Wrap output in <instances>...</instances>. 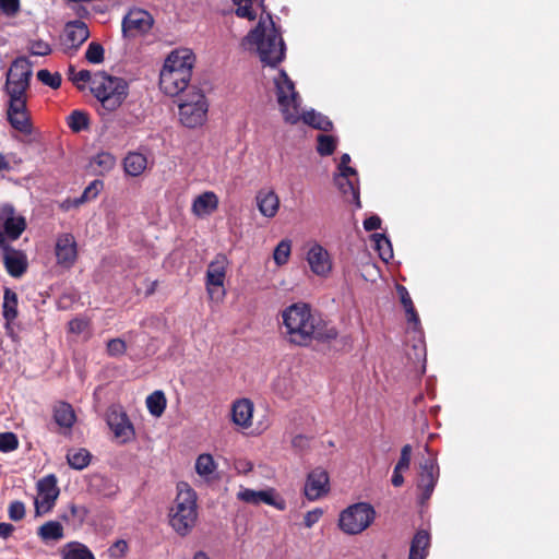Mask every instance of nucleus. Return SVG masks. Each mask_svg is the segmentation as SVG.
Segmentation results:
<instances>
[{"instance_id":"obj_10","label":"nucleus","mask_w":559,"mask_h":559,"mask_svg":"<svg viewBox=\"0 0 559 559\" xmlns=\"http://www.w3.org/2000/svg\"><path fill=\"white\" fill-rule=\"evenodd\" d=\"M154 24L153 16L145 10L133 8L123 16L121 32L123 38L133 39L147 34Z\"/></svg>"},{"instance_id":"obj_7","label":"nucleus","mask_w":559,"mask_h":559,"mask_svg":"<svg viewBox=\"0 0 559 559\" xmlns=\"http://www.w3.org/2000/svg\"><path fill=\"white\" fill-rule=\"evenodd\" d=\"M32 75L33 63L26 57H17L13 60L7 72L4 84L8 100H27Z\"/></svg>"},{"instance_id":"obj_15","label":"nucleus","mask_w":559,"mask_h":559,"mask_svg":"<svg viewBox=\"0 0 559 559\" xmlns=\"http://www.w3.org/2000/svg\"><path fill=\"white\" fill-rule=\"evenodd\" d=\"M88 37L90 31L84 22L76 20L67 23L62 38L64 52L69 55L74 53Z\"/></svg>"},{"instance_id":"obj_41","label":"nucleus","mask_w":559,"mask_h":559,"mask_svg":"<svg viewBox=\"0 0 559 559\" xmlns=\"http://www.w3.org/2000/svg\"><path fill=\"white\" fill-rule=\"evenodd\" d=\"M373 240L376 242L377 250L379 251V255L383 261H389L393 258L391 242L384 235L374 234Z\"/></svg>"},{"instance_id":"obj_54","label":"nucleus","mask_w":559,"mask_h":559,"mask_svg":"<svg viewBox=\"0 0 559 559\" xmlns=\"http://www.w3.org/2000/svg\"><path fill=\"white\" fill-rule=\"evenodd\" d=\"M0 9L7 15H14L20 10V0H0Z\"/></svg>"},{"instance_id":"obj_31","label":"nucleus","mask_w":559,"mask_h":559,"mask_svg":"<svg viewBox=\"0 0 559 559\" xmlns=\"http://www.w3.org/2000/svg\"><path fill=\"white\" fill-rule=\"evenodd\" d=\"M124 170L128 175L136 177L146 168V157L141 153H129L123 160Z\"/></svg>"},{"instance_id":"obj_38","label":"nucleus","mask_w":559,"mask_h":559,"mask_svg":"<svg viewBox=\"0 0 559 559\" xmlns=\"http://www.w3.org/2000/svg\"><path fill=\"white\" fill-rule=\"evenodd\" d=\"M104 188L102 180H93L83 191L82 195L74 200V205L78 206L86 201L95 199Z\"/></svg>"},{"instance_id":"obj_53","label":"nucleus","mask_w":559,"mask_h":559,"mask_svg":"<svg viewBox=\"0 0 559 559\" xmlns=\"http://www.w3.org/2000/svg\"><path fill=\"white\" fill-rule=\"evenodd\" d=\"M322 515L323 510L320 508H316L311 511H308L304 518L305 526L308 528L312 527L321 519Z\"/></svg>"},{"instance_id":"obj_51","label":"nucleus","mask_w":559,"mask_h":559,"mask_svg":"<svg viewBox=\"0 0 559 559\" xmlns=\"http://www.w3.org/2000/svg\"><path fill=\"white\" fill-rule=\"evenodd\" d=\"M86 515V510L83 507H78L75 504L69 506V513H64L61 515V519L66 522H69L71 519H78L80 522L84 520Z\"/></svg>"},{"instance_id":"obj_28","label":"nucleus","mask_w":559,"mask_h":559,"mask_svg":"<svg viewBox=\"0 0 559 559\" xmlns=\"http://www.w3.org/2000/svg\"><path fill=\"white\" fill-rule=\"evenodd\" d=\"M2 314L5 319V329L10 330L11 322L17 317V295L10 288L4 289Z\"/></svg>"},{"instance_id":"obj_18","label":"nucleus","mask_w":559,"mask_h":559,"mask_svg":"<svg viewBox=\"0 0 559 559\" xmlns=\"http://www.w3.org/2000/svg\"><path fill=\"white\" fill-rule=\"evenodd\" d=\"M8 121L15 130L24 133H32L31 118L27 111V100H8Z\"/></svg>"},{"instance_id":"obj_23","label":"nucleus","mask_w":559,"mask_h":559,"mask_svg":"<svg viewBox=\"0 0 559 559\" xmlns=\"http://www.w3.org/2000/svg\"><path fill=\"white\" fill-rule=\"evenodd\" d=\"M355 176H357V173H338L337 175L334 176V182L348 202H353L357 205V207H360L361 205L359 201V190L355 186L354 181L350 179V177Z\"/></svg>"},{"instance_id":"obj_5","label":"nucleus","mask_w":559,"mask_h":559,"mask_svg":"<svg viewBox=\"0 0 559 559\" xmlns=\"http://www.w3.org/2000/svg\"><path fill=\"white\" fill-rule=\"evenodd\" d=\"M92 94L99 100L106 111H115L128 96L129 86L124 79L109 75L105 72L93 74Z\"/></svg>"},{"instance_id":"obj_16","label":"nucleus","mask_w":559,"mask_h":559,"mask_svg":"<svg viewBox=\"0 0 559 559\" xmlns=\"http://www.w3.org/2000/svg\"><path fill=\"white\" fill-rule=\"evenodd\" d=\"M55 253L57 264L70 269L78 258V243L70 233L60 234L56 239Z\"/></svg>"},{"instance_id":"obj_26","label":"nucleus","mask_w":559,"mask_h":559,"mask_svg":"<svg viewBox=\"0 0 559 559\" xmlns=\"http://www.w3.org/2000/svg\"><path fill=\"white\" fill-rule=\"evenodd\" d=\"M53 419L61 428L70 429L76 420L73 407L66 402H58L53 406Z\"/></svg>"},{"instance_id":"obj_35","label":"nucleus","mask_w":559,"mask_h":559,"mask_svg":"<svg viewBox=\"0 0 559 559\" xmlns=\"http://www.w3.org/2000/svg\"><path fill=\"white\" fill-rule=\"evenodd\" d=\"M91 453L86 449H72L67 454L68 464L78 471L84 469L91 462Z\"/></svg>"},{"instance_id":"obj_13","label":"nucleus","mask_w":559,"mask_h":559,"mask_svg":"<svg viewBox=\"0 0 559 559\" xmlns=\"http://www.w3.org/2000/svg\"><path fill=\"white\" fill-rule=\"evenodd\" d=\"M228 260L224 254H217L207 266L206 271V290L210 297L221 298L224 296V290L219 289L224 285Z\"/></svg>"},{"instance_id":"obj_37","label":"nucleus","mask_w":559,"mask_h":559,"mask_svg":"<svg viewBox=\"0 0 559 559\" xmlns=\"http://www.w3.org/2000/svg\"><path fill=\"white\" fill-rule=\"evenodd\" d=\"M63 559H95L93 552L83 544L71 542L67 545Z\"/></svg>"},{"instance_id":"obj_21","label":"nucleus","mask_w":559,"mask_h":559,"mask_svg":"<svg viewBox=\"0 0 559 559\" xmlns=\"http://www.w3.org/2000/svg\"><path fill=\"white\" fill-rule=\"evenodd\" d=\"M237 498L246 503L249 504H260L261 502L274 506L280 510H283L285 508L284 502L277 503L273 498V490H253L249 488H241L238 493Z\"/></svg>"},{"instance_id":"obj_59","label":"nucleus","mask_w":559,"mask_h":559,"mask_svg":"<svg viewBox=\"0 0 559 559\" xmlns=\"http://www.w3.org/2000/svg\"><path fill=\"white\" fill-rule=\"evenodd\" d=\"M402 472H404V471L403 469H396V467H394L392 479H391L393 486L400 487V486L403 485L404 477L402 475Z\"/></svg>"},{"instance_id":"obj_32","label":"nucleus","mask_w":559,"mask_h":559,"mask_svg":"<svg viewBox=\"0 0 559 559\" xmlns=\"http://www.w3.org/2000/svg\"><path fill=\"white\" fill-rule=\"evenodd\" d=\"M396 292H397V295L400 297V300H401V304L403 305L404 307V310L406 312V316H407V321L409 323H414V324H418L419 323V317L415 310V307H414V304H413V300L409 296V293L407 290V288L403 285H397L396 286Z\"/></svg>"},{"instance_id":"obj_58","label":"nucleus","mask_w":559,"mask_h":559,"mask_svg":"<svg viewBox=\"0 0 559 559\" xmlns=\"http://www.w3.org/2000/svg\"><path fill=\"white\" fill-rule=\"evenodd\" d=\"M308 443H309V441H308L307 437H305L302 435H297L292 440V445L298 450H304L305 448L308 447Z\"/></svg>"},{"instance_id":"obj_60","label":"nucleus","mask_w":559,"mask_h":559,"mask_svg":"<svg viewBox=\"0 0 559 559\" xmlns=\"http://www.w3.org/2000/svg\"><path fill=\"white\" fill-rule=\"evenodd\" d=\"M14 531V526L10 523H0V537L8 538L12 532Z\"/></svg>"},{"instance_id":"obj_4","label":"nucleus","mask_w":559,"mask_h":559,"mask_svg":"<svg viewBox=\"0 0 559 559\" xmlns=\"http://www.w3.org/2000/svg\"><path fill=\"white\" fill-rule=\"evenodd\" d=\"M177 490L168 519L171 528L185 537L191 533L198 520L197 493L187 483H179Z\"/></svg>"},{"instance_id":"obj_33","label":"nucleus","mask_w":559,"mask_h":559,"mask_svg":"<svg viewBox=\"0 0 559 559\" xmlns=\"http://www.w3.org/2000/svg\"><path fill=\"white\" fill-rule=\"evenodd\" d=\"M44 542L59 540L63 538V527L58 521H48L44 523L37 532Z\"/></svg>"},{"instance_id":"obj_25","label":"nucleus","mask_w":559,"mask_h":559,"mask_svg":"<svg viewBox=\"0 0 559 559\" xmlns=\"http://www.w3.org/2000/svg\"><path fill=\"white\" fill-rule=\"evenodd\" d=\"M253 413V404L242 399L234 403L231 409L233 421L243 428H248L251 425Z\"/></svg>"},{"instance_id":"obj_50","label":"nucleus","mask_w":559,"mask_h":559,"mask_svg":"<svg viewBox=\"0 0 559 559\" xmlns=\"http://www.w3.org/2000/svg\"><path fill=\"white\" fill-rule=\"evenodd\" d=\"M93 75L88 70H81L75 75L70 76V81L78 86L79 90L84 88L85 83L92 85Z\"/></svg>"},{"instance_id":"obj_63","label":"nucleus","mask_w":559,"mask_h":559,"mask_svg":"<svg viewBox=\"0 0 559 559\" xmlns=\"http://www.w3.org/2000/svg\"><path fill=\"white\" fill-rule=\"evenodd\" d=\"M193 559H210V557L204 551H197L194 554Z\"/></svg>"},{"instance_id":"obj_12","label":"nucleus","mask_w":559,"mask_h":559,"mask_svg":"<svg viewBox=\"0 0 559 559\" xmlns=\"http://www.w3.org/2000/svg\"><path fill=\"white\" fill-rule=\"evenodd\" d=\"M25 229V217L16 214L11 204H3L0 207V230L4 235V241L19 239Z\"/></svg>"},{"instance_id":"obj_43","label":"nucleus","mask_w":559,"mask_h":559,"mask_svg":"<svg viewBox=\"0 0 559 559\" xmlns=\"http://www.w3.org/2000/svg\"><path fill=\"white\" fill-rule=\"evenodd\" d=\"M36 75L38 81L53 90L59 88L61 85L62 79L59 72L51 73L46 69H41Z\"/></svg>"},{"instance_id":"obj_39","label":"nucleus","mask_w":559,"mask_h":559,"mask_svg":"<svg viewBox=\"0 0 559 559\" xmlns=\"http://www.w3.org/2000/svg\"><path fill=\"white\" fill-rule=\"evenodd\" d=\"M68 126L74 132L85 130L88 127V117L83 111L74 110L68 117Z\"/></svg>"},{"instance_id":"obj_27","label":"nucleus","mask_w":559,"mask_h":559,"mask_svg":"<svg viewBox=\"0 0 559 559\" xmlns=\"http://www.w3.org/2000/svg\"><path fill=\"white\" fill-rule=\"evenodd\" d=\"M429 545L430 536L428 532L418 531L412 540L408 559H426Z\"/></svg>"},{"instance_id":"obj_42","label":"nucleus","mask_w":559,"mask_h":559,"mask_svg":"<svg viewBox=\"0 0 559 559\" xmlns=\"http://www.w3.org/2000/svg\"><path fill=\"white\" fill-rule=\"evenodd\" d=\"M104 47L99 43L92 41L85 51V59L90 63L99 64L104 61Z\"/></svg>"},{"instance_id":"obj_6","label":"nucleus","mask_w":559,"mask_h":559,"mask_svg":"<svg viewBox=\"0 0 559 559\" xmlns=\"http://www.w3.org/2000/svg\"><path fill=\"white\" fill-rule=\"evenodd\" d=\"M276 100L285 122L296 124L300 121L301 98L295 88V83L284 70L273 80Z\"/></svg>"},{"instance_id":"obj_45","label":"nucleus","mask_w":559,"mask_h":559,"mask_svg":"<svg viewBox=\"0 0 559 559\" xmlns=\"http://www.w3.org/2000/svg\"><path fill=\"white\" fill-rule=\"evenodd\" d=\"M93 163L97 165L102 171H109L116 165V157L108 152H100L93 158Z\"/></svg>"},{"instance_id":"obj_30","label":"nucleus","mask_w":559,"mask_h":559,"mask_svg":"<svg viewBox=\"0 0 559 559\" xmlns=\"http://www.w3.org/2000/svg\"><path fill=\"white\" fill-rule=\"evenodd\" d=\"M301 119L308 126L322 131H329L333 127L332 121L326 116L313 109L305 111L304 114L300 112V120Z\"/></svg>"},{"instance_id":"obj_55","label":"nucleus","mask_w":559,"mask_h":559,"mask_svg":"<svg viewBox=\"0 0 559 559\" xmlns=\"http://www.w3.org/2000/svg\"><path fill=\"white\" fill-rule=\"evenodd\" d=\"M128 550V544L123 539H119L109 548V555L112 558H120L124 556Z\"/></svg>"},{"instance_id":"obj_64","label":"nucleus","mask_w":559,"mask_h":559,"mask_svg":"<svg viewBox=\"0 0 559 559\" xmlns=\"http://www.w3.org/2000/svg\"><path fill=\"white\" fill-rule=\"evenodd\" d=\"M8 166V163L4 160L3 156L0 155V170L2 168H5Z\"/></svg>"},{"instance_id":"obj_24","label":"nucleus","mask_w":559,"mask_h":559,"mask_svg":"<svg viewBox=\"0 0 559 559\" xmlns=\"http://www.w3.org/2000/svg\"><path fill=\"white\" fill-rule=\"evenodd\" d=\"M257 205L260 213L265 217H274L280 207V199L273 190H261L258 192Z\"/></svg>"},{"instance_id":"obj_44","label":"nucleus","mask_w":559,"mask_h":559,"mask_svg":"<svg viewBox=\"0 0 559 559\" xmlns=\"http://www.w3.org/2000/svg\"><path fill=\"white\" fill-rule=\"evenodd\" d=\"M336 147V143L333 136L320 134L318 135V153L321 156H329L331 155Z\"/></svg>"},{"instance_id":"obj_29","label":"nucleus","mask_w":559,"mask_h":559,"mask_svg":"<svg viewBox=\"0 0 559 559\" xmlns=\"http://www.w3.org/2000/svg\"><path fill=\"white\" fill-rule=\"evenodd\" d=\"M217 465L211 454H200L195 461V472L205 480L214 478Z\"/></svg>"},{"instance_id":"obj_2","label":"nucleus","mask_w":559,"mask_h":559,"mask_svg":"<svg viewBox=\"0 0 559 559\" xmlns=\"http://www.w3.org/2000/svg\"><path fill=\"white\" fill-rule=\"evenodd\" d=\"M194 63L195 56L191 49L180 48L171 51L159 74L160 90L169 96L183 93L191 81Z\"/></svg>"},{"instance_id":"obj_17","label":"nucleus","mask_w":559,"mask_h":559,"mask_svg":"<svg viewBox=\"0 0 559 559\" xmlns=\"http://www.w3.org/2000/svg\"><path fill=\"white\" fill-rule=\"evenodd\" d=\"M420 475L418 480V489L420 493V503H425L432 495L439 477V467L435 460L428 459L420 464Z\"/></svg>"},{"instance_id":"obj_11","label":"nucleus","mask_w":559,"mask_h":559,"mask_svg":"<svg viewBox=\"0 0 559 559\" xmlns=\"http://www.w3.org/2000/svg\"><path fill=\"white\" fill-rule=\"evenodd\" d=\"M106 421L115 438L120 443L130 442L134 438V428L126 412L119 406H111L106 414Z\"/></svg>"},{"instance_id":"obj_22","label":"nucleus","mask_w":559,"mask_h":559,"mask_svg":"<svg viewBox=\"0 0 559 559\" xmlns=\"http://www.w3.org/2000/svg\"><path fill=\"white\" fill-rule=\"evenodd\" d=\"M218 203V198L214 192L205 191L193 200L191 211L195 216L204 217L216 211Z\"/></svg>"},{"instance_id":"obj_19","label":"nucleus","mask_w":559,"mask_h":559,"mask_svg":"<svg viewBox=\"0 0 559 559\" xmlns=\"http://www.w3.org/2000/svg\"><path fill=\"white\" fill-rule=\"evenodd\" d=\"M329 484L328 472L322 467H316L307 476L304 488L305 496L309 500L314 501L328 493Z\"/></svg>"},{"instance_id":"obj_36","label":"nucleus","mask_w":559,"mask_h":559,"mask_svg":"<svg viewBox=\"0 0 559 559\" xmlns=\"http://www.w3.org/2000/svg\"><path fill=\"white\" fill-rule=\"evenodd\" d=\"M146 407L148 412L155 416L159 417L164 413L166 408V397L163 391H154L146 397Z\"/></svg>"},{"instance_id":"obj_57","label":"nucleus","mask_w":559,"mask_h":559,"mask_svg":"<svg viewBox=\"0 0 559 559\" xmlns=\"http://www.w3.org/2000/svg\"><path fill=\"white\" fill-rule=\"evenodd\" d=\"M349 162H350V156L347 153H345L341 156V162L338 165L340 173H347V174H356L357 173L356 169L348 166Z\"/></svg>"},{"instance_id":"obj_40","label":"nucleus","mask_w":559,"mask_h":559,"mask_svg":"<svg viewBox=\"0 0 559 559\" xmlns=\"http://www.w3.org/2000/svg\"><path fill=\"white\" fill-rule=\"evenodd\" d=\"M292 250V242L288 239H284L278 242L274 249L273 258L277 265H284L287 263Z\"/></svg>"},{"instance_id":"obj_49","label":"nucleus","mask_w":559,"mask_h":559,"mask_svg":"<svg viewBox=\"0 0 559 559\" xmlns=\"http://www.w3.org/2000/svg\"><path fill=\"white\" fill-rule=\"evenodd\" d=\"M8 514L12 521H21L25 516V504L22 501H12L8 508Z\"/></svg>"},{"instance_id":"obj_20","label":"nucleus","mask_w":559,"mask_h":559,"mask_svg":"<svg viewBox=\"0 0 559 559\" xmlns=\"http://www.w3.org/2000/svg\"><path fill=\"white\" fill-rule=\"evenodd\" d=\"M307 261L311 271L318 276H325L332 270V262L328 250L321 245L313 243L307 252Z\"/></svg>"},{"instance_id":"obj_61","label":"nucleus","mask_w":559,"mask_h":559,"mask_svg":"<svg viewBox=\"0 0 559 559\" xmlns=\"http://www.w3.org/2000/svg\"><path fill=\"white\" fill-rule=\"evenodd\" d=\"M83 321L81 320H72L70 322V329L73 332H81L82 331Z\"/></svg>"},{"instance_id":"obj_9","label":"nucleus","mask_w":559,"mask_h":559,"mask_svg":"<svg viewBox=\"0 0 559 559\" xmlns=\"http://www.w3.org/2000/svg\"><path fill=\"white\" fill-rule=\"evenodd\" d=\"M374 516L376 511L369 503H355L341 513L338 526L346 534H359L373 522Z\"/></svg>"},{"instance_id":"obj_62","label":"nucleus","mask_w":559,"mask_h":559,"mask_svg":"<svg viewBox=\"0 0 559 559\" xmlns=\"http://www.w3.org/2000/svg\"><path fill=\"white\" fill-rule=\"evenodd\" d=\"M241 464V471L243 473L250 472L252 469V464L250 462H242Z\"/></svg>"},{"instance_id":"obj_34","label":"nucleus","mask_w":559,"mask_h":559,"mask_svg":"<svg viewBox=\"0 0 559 559\" xmlns=\"http://www.w3.org/2000/svg\"><path fill=\"white\" fill-rule=\"evenodd\" d=\"M237 7L236 15L249 21H253L257 17V12L253 8L254 4L263 8L264 0H233Z\"/></svg>"},{"instance_id":"obj_46","label":"nucleus","mask_w":559,"mask_h":559,"mask_svg":"<svg viewBox=\"0 0 559 559\" xmlns=\"http://www.w3.org/2000/svg\"><path fill=\"white\" fill-rule=\"evenodd\" d=\"M19 447V439L13 432H1L0 433V451L11 452L16 450Z\"/></svg>"},{"instance_id":"obj_1","label":"nucleus","mask_w":559,"mask_h":559,"mask_svg":"<svg viewBox=\"0 0 559 559\" xmlns=\"http://www.w3.org/2000/svg\"><path fill=\"white\" fill-rule=\"evenodd\" d=\"M282 319L288 342L298 346H308L312 341L330 343L338 335L336 328L314 313L306 302L286 307Z\"/></svg>"},{"instance_id":"obj_47","label":"nucleus","mask_w":559,"mask_h":559,"mask_svg":"<svg viewBox=\"0 0 559 559\" xmlns=\"http://www.w3.org/2000/svg\"><path fill=\"white\" fill-rule=\"evenodd\" d=\"M28 50L33 56L45 57L51 52V47L48 43L44 41L43 39H37L29 41Z\"/></svg>"},{"instance_id":"obj_48","label":"nucleus","mask_w":559,"mask_h":559,"mask_svg":"<svg viewBox=\"0 0 559 559\" xmlns=\"http://www.w3.org/2000/svg\"><path fill=\"white\" fill-rule=\"evenodd\" d=\"M126 350V342L121 338H112L107 342V354L111 357L122 356Z\"/></svg>"},{"instance_id":"obj_3","label":"nucleus","mask_w":559,"mask_h":559,"mask_svg":"<svg viewBox=\"0 0 559 559\" xmlns=\"http://www.w3.org/2000/svg\"><path fill=\"white\" fill-rule=\"evenodd\" d=\"M267 24L260 20L257 27L245 38L249 45H254L261 61L270 67H276L285 57V44L269 15Z\"/></svg>"},{"instance_id":"obj_56","label":"nucleus","mask_w":559,"mask_h":559,"mask_svg":"<svg viewBox=\"0 0 559 559\" xmlns=\"http://www.w3.org/2000/svg\"><path fill=\"white\" fill-rule=\"evenodd\" d=\"M380 226H381V219L377 215H372L364 221V228L367 231L376 230V229L380 228Z\"/></svg>"},{"instance_id":"obj_52","label":"nucleus","mask_w":559,"mask_h":559,"mask_svg":"<svg viewBox=\"0 0 559 559\" xmlns=\"http://www.w3.org/2000/svg\"><path fill=\"white\" fill-rule=\"evenodd\" d=\"M412 447L405 444L401 450V456L395 465L396 469L407 471L411 464Z\"/></svg>"},{"instance_id":"obj_14","label":"nucleus","mask_w":559,"mask_h":559,"mask_svg":"<svg viewBox=\"0 0 559 559\" xmlns=\"http://www.w3.org/2000/svg\"><path fill=\"white\" fill-rule=\"evenodd\" d=\"M38 496L35 500V509L37 514L49 512L60 493L57 486V478L53 474H49L37 483Z\"/></svg>"},{"instance_id":"obj_8","label":"nucleus","mask_w":559,"mask_h":559,"mask_svg":"<svg viewBox=\"0 0 559 559\" xmlns=\"http://www.w3.org/2000/svg\"><path fill=\"white\" fill-rule=\"evenodd\" d=\"M179 119L187 128H197L206 121L209 103L202 91L192 88L179 102Z\"/></svg>"}]
</instances>
